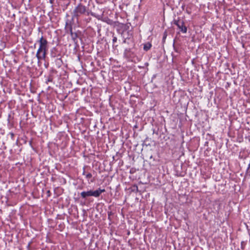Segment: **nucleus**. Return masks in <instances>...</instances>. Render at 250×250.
<instances>
[{"label":"nucleus","instance_id":"nucleus-1","mask_svg":"<svg viewBox=\"0 0 250 250\" xmlns=\"http://www.w3.org/2000/svg\"><path fill=\"white\" fill-rule=\"evenodd\" d=\"M39 42L40 47L36 54L39 62L44 59L45 57L47 42L42 37L40 38Z\"/></svg>","mask_w":250,"mask_h":250},{"label":"nucleus","instance_id":"nucleus-2","mask_svg":"<svg viewBox=\"0 0 250 250\" xmlns=\"http://www.w3.org/2000/svg\"><path fill=\"white\" fill-rule=\"evenodd\" d=\"M85 11L84 6L82 5L78 6L74 10V13L76 16H79L80 14L83 13Z\"/></svg>","mask_w":250,"mask_h":250},{"label":"nucleus","instance_id":"nucleus-3","mask_svg":"<svg viewBox=\"0 0 250 250\" xmlns=\"http://www.w3.org/2000/svg\"><path fill=\"white\" fill-rule=\"evenodd\" d=\"M178 28L180 29L181 31L184 33H186L187 31V27L184 25V23L182 21H178L176 23Z\"/></svg>","mask_w":250,"mask_h":250},{"label":"nucleus","instance_id":"nucleus-4","mask_svg":"<svg viewBox=\"0 0 250 250\" xmlns=\"http://www.w3.org/2000/svg\"><path fill=\"white\" fill-rule=\"evenodd\" d=\"M81 195L83 198H85L87 196H93L94 195V192L91 190L86 192H83L81 193Z\"/></svg>","mask_w":250,"mask_h":250},{"label":"nucleus","instance_id":"nucleus-5","mask_svg":"<svg viewBox=\"0 0 250 250\" xmlns=\"http://www.w3.org/2000/svg\"><path fill=\"white\" fill-rule=\"evenodd\" d=\"M105 190L104 189H99L95 191V197H97L100 195V194L103 192H104Z\"/></svg>","mask_w":250,"mask_h":250},{"label":"nucleus","instance_id":"nucleus-6","mask_svg":"<svg viewBox=\"0 0 250 250\" xmlns=\"http://www.w3.org/2000/svg\"><path fill=\"white\" fill-rule=\"evenodd\" d=\"M151 46V44L149 43H147L144 45V50L147 51L148 50H149Z\"/></svg>","mask_w":250,"mask_h":250},{"label":"nucleus","instance_id":"nucleus-7","mask_svg":"<svg viewBox=\"0 0 250 250\" xmlns=\"http://www.w3.org/2000/svg\"><path fill=\"white\" fill-rule=\"evenodd\" d=\"M116 40V38H115V39H113V41H114V42H115Z\"/></svg>","mask_w":250,"mask_h":250}]
</instances>
